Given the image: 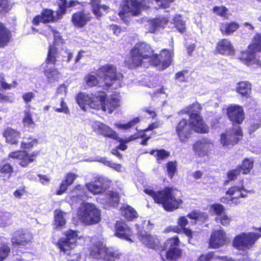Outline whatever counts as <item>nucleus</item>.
Masks as SVG:
<instances>
[{
    "label": "nucleus",
    "instance_id": "nucleus-1",
    "mask_svg": "<svg viewBox=\"0 0 261 261\" xmlns=\"http://www.w3.org/2000/svg\"><path fill=\"white\" fill-rule=\"evenodd\" d=\"M130 61L133 67L146 66V62L154 66L161 65L162 70L169 66L172 61L171 53L166 49L161 50L159 55L154 54L150 46L145 42L137 43L130 51Z\"/></svg>",
    "mask_w": 261,
    "mask_h": 261
},
{
    "label": "nucleus",
    "instance_id": "nucleus-2",
    "mask_svg": "<svg viewBox=\"0 0 261 261\" xmlns=\"http://www.w3.org/2000/svg\"><path fill=\"white\" fill-rule=\"evenodd\" d=\"M87 190L94 195L100 194L97 198V201L104 205L105 208L107 207H115L118 204L119 196L117 192L110 191L107 194H101L105 190L99 179L95 182L87 183L85 186L79 185L74 187L70 194L72 204L73 205L86 200L89 197Z\"/></svg>",
    "mask_w": 261,
    "mask_h": 261
},
{
    "label": "nucleus",
    "instance_id": "nucleus-3",
    "mask_svg": "<svg viewBox=\"0 0 261 261\" xmlns=\"http://www.w3.org/2000/svg\"><path fill=\"white\" fill-rule=\"evenodd\" d=\"M201 109L200 105L197 102L187 108L186 113L189 115V123L186 119L183 118L176 127V132L180 142H183L188 139L192 130L199 133L208 132V127L203 123L199 115Z\"/></svg>",
    "mask_w": 261,
    "mask_h": 261
},
{
    "label": "nucleus",
    "instance_id": "nucleus-4",
    "mask_svg": "<svg viewBox=\"0 0 261 261\" xmlns=\"http://www.w3.org/2000/svg\"><path fill=\"white\" fill-rule=\"evenodd\" d=\"M97 76L102 82H98L95 75L87 74L85 77V81L89 87H93L99 84L103 89H116L122 86L123 76L121 73L116 72V68L113 65L107 64L101 67L97 71Z\"/></svg>",
    "mask_w": 261,
    "mask_h": 261
},
{
    "label": "nucleus",
    "instance_id": "nucleus-5",
    "mask_svg": "<svg viewBox=\"0 0 261 261\" xmlns=\"http://www.w3.org/2000/svg\"><path fill=\"white\" fill-rule=\"evenodd\" d=\"M90 256L93 259L102 261H114L120 254L106 247L104 239L100 236L92 237L90 239Z\"/></svg>",
    "mask_w": 261,
    "mask_h": 261
},
{
    "label": "nucleus",
    "instance_id": "nucleus-6",
    "mask_svg": "<svg viewBox=\"0 0 261 261\" xmlns=\"http://www.w3.org/2000/svg\"><path fill=\"white\" fill-rule=\"evenodd\" d=\"M144 192L152 197L155 202L161 203L167 211H171L177 208L181 202L180 199L175 198L173 189L169 187L158 192L149 189H145Z\"/></svg>",
    "mask_w": 261,
    "mask_h": 261
},
{
    "label": "nucleus",
    "instance_id": "nucleus-7",
    "mask_svg": "<svg viewBox=\"0 0 261 261\" xmlns=\"http://www.w3.org/2000/svg\"><path fill=\"white\" fill-rule=\"evenodd\" d=\"M76 2L71 1L67 3L66 0H59L58 2L59 10L57 12V17L54 15V11L50 9L43 10L40 15L35 16L32 22L34 25H37L40 23H47L54 21L56 19L61 18L62 16L66 12L67 8L75 5Z\"/></svg>",
    "mask_w": 261,
    "mask_h": 261
},
{
    "label": "nucleus",
    "instance_id": "nucleus-8",
    "mask_svg": "<svg viewBox=\"0 0 261 261\" xmlns=\"http://www.w3.org/2000/svg\"><path fill=\"white\" fill-rule=\"evenodd\" d=\"M79 202L80 206L77 211V216L81 221L87 225L98 223L100 220V211L92 203ZM77 203H79L77 202Z\"/></svg>",
    "mask_w": 261,
    "mask_h": 261
},
{
    "label": "nucleus",
    "instance_id": "nucleus-9",
    "mask_svg": "<svg viewBox=\"0 0 261 261\" xmlns=\"http://www.w3.org/2000/svg\"><path fill=\"white\" fill-rule=\"evenodd\" d=\"M105 95V92L100 90L94 94L81 92L77 95L76 101L81 109L84 111L88 108L99 110L101 107V100Z\"/></svg>",
    "mask_w": 261,
    "mask_h": 261
},
{
    "label": "nucleus",
    "instance_id": "nucleus-10",
    "mask_svg": "<svg viewBox=\"0 0 261 261\" xmlns=\"http://www.w3.org/2000/svg\"><path fill=\"white\" fill-rule=\"evenodd\" d=\"M57 49L56 46H51L48 48L47 57L45 65L43 66L44 74L49 83H53L58 80L60 72L54 66L58 64Z\"/></svg>",
    "mask_w": 261,
    "mask_h": 261
},
{
    "label": "nucleus",
    "instance_id": "nucleus-11",
    "mask_svg": "<svg viewBox=\"0 0 261 261\" xmlns=\"http://www.w3.org/2000/svg\"><path fill=\"white\" fill-rule=\"evenodd\" d=\"M255 51H261V33H257L254 36L248 50L242 53L240 60L247 66L252 64L260 66L259 61L255 57Z\"/></svg>",
    "mask_w": 261,
    "mask_h": 261
},
{
    "label": "nucleus",
    "instance_id": "nucleus-12",
    "mask_svg": "<svg viewBox=\"0 0 261 261\" xmlns=\"http://www.w3.org/2000/svg\"><path fill=\"white\" fill-rule=\"evenodd\" d=\"M138 230V236L140 240L148 247L154 249L158 245L159 241L158 239L154 236L148 234L146 230H150L152 225L149 221L144 220L142 224L141 228L136 225Z\"/></svg>",
    "mask_w": 261,
    "mask_h": 261
},
{
    "label": "nucleus",
    "instance_id": "nucleus-13",
    "mask_svg": "<svg viewBox=\"0 0 261 261\" xmlns=\"http://www.w3.org/2000/svg\"><path fill=\"white\" fill-rule=\"evenodd\" d=\"M250 193L251 191L246 190L241 183L240 185L231 187L228 189L226 194L229 195L230 197H222L220 201L223 203H227L231 206L237 205L240 203L239 199L240 198H245L247 196V194Z\"/></svg>",
    "mask_w": 261,
    "mask_h": 261
},
{
    "label": "nucleus",
    "instance_id": "nucleus-14",
    "mask_svg": "<svg viewBox=\"0 0 261 261\" xmlns=\"http://www.w3.org/2000/svg\"><path fill=\"white\" fill-rule=\"evenodd\" d=\"M146 0H125L122 5V10L119 13L121 18L127 22L125 19L126 16L130 14L132 15H138L140 13V11L144 6V3Z\"/></svg>",
    "mask_w": 261,
    "mask_h": 261
},
{
    "label": "nucleus",
    "instance_id": "nucleus-15",
    "mask_svg": "<svg viewBox=\"0 0 261 261\" xmlns=\"http://www.w3.org/2000/svg\"><path fill=\"white\" fill-rule=\"evenodd\" d=\"M260 237V234L254 232L242 233L235 237L233 245L239 250L248 249Z\"/></svg>",
    "mask_w": 261,
    "mask_h": 261
},
{
    "label": "nucleus",
    "instance_id": "nucleus-16",
    "mask_svg": "<svg viewBox=\"0 0 261 261\" xmlns=\"http://www.w3.org/2000/svg\"><path fill=\"white\" fill-rule=\"evenodd\" d=\"M76 231L69 230L65 232V238L60 239L58 243L59 247L61 251L69 254V251L75 246L77 240Z\"/></svg>",
    "mask_w": 261,
    "mask_h": 261
},
{
    "label": "nucleus",
    "instance_id": "nucleus-17",
    "mask_svg": "<svg viewBox=\"0 0 261 261\" xmlns=\"http://www.w3.org/2000/svg\"><path fill=\"white\" fill-rule=\"evenodd\" d=\"M243 133L239 126H235L227 134L221 135V143L223 146L234 145L242 139Z\"/></svg>",
    "mask_w": 261,
    "mask_h": 261
},
{
    "label": "nucleus",
    "instance_id": "nucleus-18",
    "mask_svg": "<svg viewBox=\"0 0 261 261\" xmlns=\"http://www.w3.org/2000/svg\"><path fill=\"white\" fill-rule=\"evenodd\" d=\"M179 240L177 237L169 239L165 243L168 249L166 252L167 258L170 259H175L180 255V249L178 248Z\"/></svg>",
    "mask_w": 261,
    "mask_h": 261
},
{
    "label": "nucleus",
    "instance_id": "nucleus-19",
    "mask_svg": "<svg viewBox=\"0 0 261 261\" xmlns=\"http://www.w3.org/2000/svg\"><path fill=\"white\" fill-rule=\"evenodd\" d=\"M93 130L97 134L114 140L118 138L117 134L110 127L99 121L94 122L92 124Z\"/></svg>",
    "mask_w": 261,
    "mask_h": 261
},
{
    "label": "nucleus",
    "instance_id": "nucleus-20",
    "mask_svg": "<svg viewBox=\"0 0 261 261\" xmlns=\"http://www.w3.org/2000/svg\"><path fill=\"white\" fill-rule=\"evenodd\" d=\"M133 231L123 222L117 221L115 225V235L117 237L129 242H133L130 237Z\"/></svg>",
    "mask_w": 261,
    "mask_h": 261
},
{
    "label": "nucleus",
    "instance_id": "nucleus-21",
    "mask_svg": "<svg viewBox=\"0 0 261 261\" xmlns=\"http://www.w3.org/2000/svg\"><path fill=\"white\" fill-rule=\"evenodd\" d=\"M36 156L34 153L28 154L23 151L12 152L9 154V158L18 160L19 164L23 167H27L33 162Z\"/></svg>",
    "mask_w": 261,
    "mask_h": 261
},
{
    "label": "nucleus",
    "instance_id": "nucleus-22",
    "mask_svg": "<svg viewBox=\"0 0 261 261\" xmlns=\"http://www.w3.org/2000/svg\"><path fill=\"white\" fill-rule=\"evenodd\" d=\"M32 236L29 232L20 233L19 231L14 233L12 238V244L14 247H22L28 244L32 239Z\"/></svg>",
    "mask_w": 261,
    "mask_h": 261
},
{
    "label": "nucleus",
    "instance_id": "nucleus-23",
    "mask_svg": "<svg viewBox=\"0 0 261 261\" xmlns=\"http://www.w3.org/2000/svg\"><path fill=\"white\" fill-rule=\"evenodd\" d=\"M92 18L91 14L87 11H82L75 13L72 17V22L77 28L84 27Z\"/></svg>",
    "mask_w": 261,
    "mask_h": 261
},
{
    "label": "nucleus",
    "instance_id": "nucleus-24",
    "mask_svg": "<svg viewBox=\"0 0 261 261\" xmlns=\"http://www.w3.org/2000/svg\"><path fill=\"white\" fill-rule=\"evenodd\" d=\"M227 115L231 121L237 124H241L244 118L242 108L237 105L230 106L227 109Z\"/></svg>",
    "mask_w": 261,
    "mask_h": 261
},
{
    "label": "nucleus",
    "instance_id": "nucleus-25",
    "mask_svg": "<svg viewBox=\"0 0 261 261\" xmlns=\"http://www.w3.org/2000/svg\"><path fill=\"white\" fill-rule=\"evenodd\" d=\"M106 96L107 94L105 93L104 98L101 100V107H100V109L111 114L114 109L119 107L120 100L116 96H112L106 101Z\"/></svg>",
    "mask_w": 261,
    "mask_h": 261
},
{
    "label": "nucleus",
    "instance_id": "nucleus-26",
    "mask_svg": "<svg viewBox=\"0 0 261 261\" xmlns=\"http://www.w3.org/2000/svg\"><path fill=\"white\" fill-rule=\"evenodd\" d=\"M225 241V233L222 229L215 230L212 233L210 246L212 248H217L223 246Z\"/></svg>",
    "mask_w": 261,
    "mask_h": 261
},
{
    "label": "nucleus",
    "instance_id": "nucleus-27",
    "mask_svg": "<svg viewBox=\"0 0 261 261\" xmlns=\"http://www.w3.org/2000/svg\"><path fill=\"white\" fill-rule=\"evenodd\" d=\"M217 51L220 54L226 56H232L234 54L235 49L230 40L222 39L218 42L216 47Z\"/></svg>",
    "mask_w": 261,
    "mask_h": 261
},
{
    "label": "nucleus",
    "instance_id": "nucleus-28",
    "mask_svg": "<svg viewBox=\"0 0 261 261\" xmlns=\"http://www.w3.org/2000/svg\"><path fill=\"white\" fill-rule=\"evenodd\" d=\"M167 22L168 19L165 17H159L148 21L146 28L148 32L154 33L164 28Z\"/></svg>",
    "mask_w": 261,
    "mask_h": 261
},
{
    "label": "nucleus",
    "instance_id": "nucleus-29",
    "mask_svg": "<svg viewBox=\"0 0 261 261\" xmlns=\"http://www.w3.org/2000/svg\"><path fill=\"white\" fill-rule=\"evenodd\" d=\"M210 144L206 140L198 141L193 145V149L195 154L199 157L206 155L208 152Z\"/></svg>",
    "mask_w": 261,
    "mask_h": 261
},
{
    "label": "nucleus",
    "instance_id": "nucleus-30",
    "mask_svg": "<svg viewBox=\"0 0 261 261\" xmlns=\"http://www.w3.org/2000/svg\"><path fill=\"white\" fill-rule=\"evenodd\" d=\"M7 143L11 144H15L20 137V134L18 132L11 128H7L4 133Z\"/></svg>",
    "mask_w": 261,
    "mask_h": 261
},
{
    "label": "nucleus",
    "instance_id": "nucleus-31",
    "mask_svg": "<svg viewBox=\"0 0 261 261\" xmlns=\"http://www.w3.org/2000/svg\"><path fill=\"white\" fill-rule=\"evenodd\" d=\"M239 28V24L236 22H225L221 23L220 26L221 33L223 34L227 35H229L232 34L236 31Z\"/></svg>",
    "mask_w": 261,
    "mask_h": 261
},
{
    "label": "nucleus",
    "instance_id": "nucleus-32",
    "mask_svg": "<svg viewBox=\"0 0 261 261\" xmlns=\"http://www.w3.org/2000/svg\"><path fill=\"white\" fill-rule=\"evenodd\" d=\"M11 38V33L4 25L0 22V47L7 44Z\"/></svg>",
    "mask_w": 261,
    "mask_h": 261
},
{
    "label": "nucleus",
    "instance_id": "nucleus-33",
    "mask_svg": "<svg viewBox=\"0 0 261 261\" xmlns=\"http://www.w3.org/2000/svg\"><path fill=\"white\" fill-rule=\"evenodd\" d=\"M56 47L57 49V56L59 57L57 58V62L60 60L61 58L63 63H68L73 58V54L71 50L64 48L59 50V47L56 46Z\"/></svg>",
    "mask_w": 261,
    "mask_h": 261
},
{
    "label": "nucleus",
    "instance_id": "nucleus-34",
    "mask_svg": "<svg viewBox=\"0 0 261 261\" xmlns=\"http://www.w3.org/2000/svg\"><path fill=\"white\" fill-rule=\"evenodd\" d=\"M100 0H91V5L92 7V10L93 14L97 18L101 16V12L100 10L106 11L108 7L105 5H100Z\"/></svg>",
    "mask_w": 261,
    "mask_h": 261
},
{
    "label": "nucleus",
    "instance_id": "nucleus-35",
    "mask_svg": "<svg viewBox=\"0 0 261 261\" xmlns=\"http://www.w3.org/2000/svg\"><path fill=\"white\" fill-rule=\"evenodd\" d=\"M66 213L59 210L54 212V225L56 228H61L66 224L65 216Z\"/></svg>",
    "mask_w": 261,
    "mask_h": 261
},
{
    "label": "nucleus",
    "instance_id": "nucleus-36",
    "mask_svg": "<svg viewBox=\"0 0 261 261\" xmlns=\"http://www.w3.org/2000/svg\"><path fill=\"white\" fill-rule=\"evenodd\" d=\"M121 214L128 220H133L137 217V213L131 206L125 204L120 208Z\"/></svg>",
    "mask_w": 261,
    "mask_h": 261
},
{
    "label": "nucleus",
    "instance_id": "nucleus-37",
    "mask_svg": "<svg viewBox=\"0 0 261 261\" xmlns=\"http://www.w3.org/2000/svg\"><path fill=\"white\" fill-rule=\"evenodd\" d=\"M250 91L251 86L248 82L245 81L238 83L237 91L243 96L248 97Z\"/></svg>",
    "mask_w": 261,
    "mask_h": 261
},
{
    "label": "nucleus",
    "instance_id": "nucleus-38",
    "mask_svg": "<svg viewBox=\"0 0 261 261\" xmlns=\"http://www.w3.org/2000/svg\"><path fill=\"white\" fill-rule=\"evenodd\" d=\"M13 172V167L10 164H5L1 166L0 169V177L4 180L10 178Z\"/></svg>",
    "mask_w": 261,
    "mask_h": 261
},
{
    "label": "nucleus",
    "instance_id": "nucleus-39",
    "mask_svg": "<svg viewBox=\"0 0 261 261\" xmlns=\"http://www.w3.org/2000/svg\"><path fill=\"white\" fill-rule=\"evenodd\" d=\"M142 138L143 140L141 142V144L143 145H146L147 142L148 140L150 138V136H148L144 132L142 133L141 134H135L132 135L129 137L125 138L124 139L123 142L129 143V142L135 140L138 138Z\"/></svg>",
    "mask_w": 261,
    "mask_h": 261
},
{
    "label": "nucleus",
    "instance_id": "nucleus-40",
    "mask_svg": "<svg viewBox=\"0 0 261 261\" xmlns=\"http://www.w3.org/2000/svg\"><path fill=\"white\" fill-rule=\"evenodd\" d=\"M150 153L156 157L159 163L168 157L170 154L169 152L164 149L152 150L150 151Z\"/></svg>",
    "mask_w": 261,
    "mask_h": 261
},
{
    "label": "nucleus",
    "instance_id": "nucleus-41",
    "mask_svg": "<svg viewBox=\"0 0 261 261\" xmlns=\"http://www.w3.org/2000/svg\"><path fill=\"white\" fill-rule=\"evenodd\" d=\"M22 122L24 126L29 128H34L35 124L32 119V115L29 110H26L24 112V117L22 120Z\"/></svg>",
    "mask_w": 261,
    "mask_h": 261
},
{
    "label": "nucleus",
    "instance_id": "nucleus-42",
    "mask_svg": "<svg viewBox=\"0 0 261 261\" xmlns=\"http://www.w3.org/2000/svg\"><path fill=\"white\" fill-rule=\"evenodd\" d=\"M253 166V161L250 159H245L241 166L238 167L240 168V172L243 174H248L252 169Z\"/></svg>",
    "mask_w": 261,
    "mask_h": 261
},
{
    "label": "nucleus",
    "instance_id": "nucleus-43",
    "mask_svg": "<svg viewBox=\"0 0 261 261\" xmlns=\"http://www.w3.org/2000/svg\"><path fill=\"white\" fill-rule=\"evenodd\" d=\"M37 140L31 136L24 137L21 143V147L22 149H29L34 145L37 144Z\"/></svg>",
    "mask_w": 261,
    "mask_h": 261
},
{
    "label": "nucleus",
    "instance_id": "nucleus-44",
    "mask_svg": "<svg viewBox=\"0 0 261 261\" xmlns=\"http://www.w3.org/2000/svg\"><path fill=\"white\" fill-rule=\"evenodd\" d=\"M172 21L175 27L179 32L183 33L185 31V23L182 20L181 16L176 15L172 19Z\"/></svg>",
    "mask_w": 261,
    "mask_h": 261
},
{
    "label": "nucleus",
    "instance_id": "nucleus-45",
    "mask_svg": "<svg viewBox=\"0 0 261 261\" xmlns=\"http://www.w3.org/2000/svg\"><path fill=\"white\" fill-rule=\"evenodd\" d=\"M187 216L190 219L194 220H199L200 221H204L206 220L208 217L206 213L201 212L198 210H194L191 213L189 214Z\"/></svg>",
    "mask_w": 261,
    "mask_h": 261
},
{
    "label": "nucleus",
    "instance_id": "nucleus-46",
    "mask_svg": "<svg viewBox=\"0 0 261 261\" xmlns=\"http://www.w3.org/2000/svg\"><path fill=\"white\" fill-rule=\"evenodd\" d=\"M139 122V118L136 117L125 124L116 123H115L114 125L119 129L126 130L134 126L135 125L138 123Z\"/></svg>",
    "mask_w": 261,
    "mask_h": 261
},
{
    "label": "nucleus",
    "instance_id": "nucleus-47",
    "mask_svg": "<svg viewBox=\"0 0 261 261\" xmlns=\"http://www.w3.org/2000/svg\"><path fill=\"white\" fill-rule=\"evenodd\" d=\"M213 11L217 15L220 16L222 17L225 18H228V10L224 6H216L213 8Z\"/></svg>",
    "mask_w": 261,
    "mask_h": 261
},
{
    "label": "nucleus",
    "instance_id": "nucleus-48",
    "mask_svg": "<svg viewBox=\"0 0 261 261\" xmlns=\"http://www.w3.org/2000/svg\"><path fill=\"white\" fill-rule=\"evenodd\" d=\"M215 220L217 223H220L223 226H228L231 221V218L224 213L220 216H217Z\"/></svg>",
    "mask_w": 261,
    "mask_h": 261
},
{
    "label": "nucleus",
    "instance_id": "nucleus-49",
    "mask_svg": "<svg viewBox=\"0 0 261 261\" xmlns=\"http://www.w3.org/2000/svg\"><path fill=\"white\" fill-rule=\"evenodd\" d=\"M211 210L217 216H220L224 214L225 208L220 204H214L211 207Z\"/></svg>",
    "mask_w": 261,
    "mask_h": 261
},
{
    "label": "nucleus",
    "instance_id": "nucleus-50",
    "mask_svg": "<svg viewBox=\"0 0 261 261\" xmlns=\"http://www.w3.org/2000/svg\"><path fill=\"white\" fill-rule=\"evenodd\" d=\"M10 252V247L5 244H3L0 246V261L5 259Z\"/></svg>",
    "mask_w": 261,
    "mask_h": 261
},
{
    "label": "nucleus",
    "instance_id": "nucleus-51",
    "mask_svg": "<svg viewBox=\"0 0 261 261\" xmlns=\"http://www.w3.org/2000/svg\"><path fill=\"white\" fill-rule=\"evenodd\" d=\"M176 163L175 162H169L167 164V169L168 175L172 178L176 171Z\"/></svg>",
    "mask_w": 261,
    "mask_h": 261
},
{
    "label": "nucleus",
    "instance_id": "nucleus-52",
    "mask_svg": "<svg viewBox=\"0 0 261 261\" xmlns=\"http://www.w3.org/2000/svg\"><path fill=\"white\" fill-rule=\"evenodd\" d=\"M11 223L10 216L9 213L0 215V226L5 227Z\"/></svg>",
    "mask_w": 261,
    "mask_h": 261
},
{
    "label": "nucleus",
    "instance_id": "nucleus-53",
    "mask_svg": "<svg viewBox=\"0 0 261 261\" xmlns=\"http://www.w3.org/2000/svg\"><path fill=\"white\" fill-rule=\"evenodd\" d=\"M101 162L106 166H109L111 168L115 169L117 171H121L122 168V166L120 164H117L111 161H108L105 159H101Z\"/></svg>",
    "mask_w": 261,
    "mask_h": 261
},
{
    "label": "nucleus",
    "instance_id": "nucleus-54",
    "mask_svg": "<svg viewBox=\"0 0 261 261\" xmlns=\"http://www.w3.org/2000/svg\"><path fill=\"white\" fill-rule=\"evenodd\" d=\"M60 108L54 107V110L58 113H64L67 114L69 112V109L67 106L66 103L64 101L63 98H61Z\"/></svg>",
    "mask_w": 261,
    "mask_h": 261
},
{
    "label": "nucleus",
    "instance_id": "nucleus-55",
    "mask_svg": "<svg viewBox=\"0 0 261 261\" xmlns=\"http://www.w3.org/2000/svg\"><path fill=\"white\" fill-rule=\"evenodd\" d=\"M51 31L54 36V43L53 45L49 46V48L51 46L59 47V43L62 42V40L60 35V34L59 32L53 29H51Z\"/></svg>",
    "mask_w": 261,
    "mask_h": 261
},
{
    "label": "nucleus",
    "instance_id": "nucleus-56",
    "mask_svg": "<svg viewBox=\"0 0 261 261\" xmlns=\"http://www.w3.org/2000/svg\"><path fill=\"white\" fill-rule=\"evenodd\" d=\"M188 72L186 71L178 72L176 74V79L180 82H184L187 81Z\"/></svg>",
    "mask_w": 261,
    "mask_h": 261
},
{
    "label": "nucleus",
    "instance_id": "nucleus-57",
    "mask_svg": "<svg viewBox=\"0 0 261 261\" xmlns=\"http://www.w3.org/2000/svg\"><path fill=\"white\" fill-rule=\"evenodd\" d=\"M77 175L72 173H68L65 177V179L63 180L69 186L71 185L73 181L75 180Z\"/></svg>",
    "mask_w": 261,
    "mask_h": 261
},
{
    "label": "nucleus",
    "instance_id": "nucleus-58",
    "mask_svg": "<svg viewBox=\"0 0 261 261\" xmlns=\"http://www.w3.org/2000/svg\"><path fill=\"white\" fill-rule=\"evenodd\" d=\"M240 168H238V167L236 169L229 171L227 173V177L229 180H233L237 178V176L240 174Z\"/></svg>",
    "mask_w": 261,
    "mask_h": 261
},
{
    "label": "nucleus",
    "instance_id": "nucleus-59",
    "mask_svg": "<svg viewBox=\"0 0 261 261\" xmlns=\"http://www.w3.org/2000/svg\"><path fill=\"white\" fill-rule=\"evenodd\" d=\"M10 9V6L7 0H0V12H7Z\"/></svg>",
    "mask_w": 261,
    "mask_h": 261
},
{
    "label": "nucleus",
    "instance_id": "nucleus-60",
    "mask_svg": "<svg viewBox=\"0 0 261 261\" xmlns=\"http://www.w3.org/2000/svg\"><path fill=\"white\" fill-rule=\"evenodd\" d=\"M22 97L24 102L28 104L35 97V94L32 92H27L22 95Z\"/></svg>",
    "mask_w": 261,
    "mask_h": 261
},
{
    "label": "nucleus",
    "instance_id": "nucleus-61",
    "mask_svg": "<svg viewBox=\"0 0 261 261\" xmlns=\"http://www.w3.org/2000/svg\"><path fill=\"white\" fill-rule=\"evenodd\" d=\"M166 96L167 95L164 91V89L162 88L154 93V95L152 97V99L153 101H156L159 97L164 99Z\"/></svg>",
    "mask_w": 261,
    "mask_h": 261
},
{
    "label": "nucleus",
    "instance_id": "nucleus-62",
    "mask_svg": "<svg viewBox=\"0 0 261 261\" xmlns=\"http://www.w3.org/2000/svg\"><path fill=\"white\" fill-rule=\"evenodd\" d=\"M24 187H20L14 192V196L17 198H20L25 193Z\"/></svg>",
    "mask_w": 261,
    "mask_h": 261
},
{
    "label": "nucleus",
    "instance_id": "nucleus-63",
    "mask_svg": "<svg viewBox=\"0 0 261 261\" xmlns=\"http://www.w3.org/2000/svg\"><path fill=\"white\" fill-rule=\"evenodd\" d=\"M213 253L202 254L199 258L198 261H210L213 257Z\"/></svg>",
    "mask_w": 261,
    "mask_h": 261
},
{
    "label": "nucleus",
    "instance_id": "nucleus-64",
    "mask_svg": "<svg viewBox=\"0 0 261 261\" xmlns=\"http://www.w3.org/2000/svg\"><path fill=\"white\" fill-rule=\"evenodd\" d=\"M222 259L224 261H251L247 255H243L241 258H240L238 260H236L232 259L231 258H228L227 257H223Z\"/></svg>",
    "mask_w": 261,
    "mask_h": 261
}]
</instances>
